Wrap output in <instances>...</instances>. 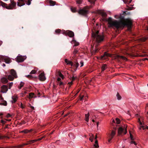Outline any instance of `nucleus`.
I'll return each instance as SVG.
<instances>
[{"instance_id":"obj_1","label":"nucleus","mask_w":148,"mask_h":148,"mask_svg":"<svg viewBox=\"0 0 148 148\" xmlns=\"http://www.w3.org/2000/svg\"><path fill=\"white\" fill-rule=\"evenodd\" d=\"M123 18H121V20L119 21L116 20L113 21L112 18L109 17L107 21L111 27H114L117 29L123 28L125 26L131 27L132 25L131 21L128 19H126L125 21H123Z\"/></svg>"},{"instance_id":"obj_2","label":"nucleus","mask_w":148,"mask_h":148,"mask_svg":"<svg viewBox=\"0 0 148 148\" xmlns=\"http://www.w3.org/2000/svg\"><path fill=\"white\" fill-rule=\"evenodd\" d=\"M99 31L95 30L92 32V40L95 42L99 43L103 41L104 39L103 36L99 34Z\"/></svg>"},{"instance_id":"obj_3","label":"nucleus","mask_w":148,"mask_h":148,"mask_svg":"<svg viewBox=\"0 0 148 148\" xmlns=\"http://www.w3.org/2000/svg\"><path fill=\"white\" fill-rule=\"evenodd\" d=\"M45 137V136H43L42 137L40 138H39L38 139L33 140H29L28 141H27V142L26 143H23V144L21 145H20L18 147H3L0 146V148H20L21 147H23L25 145H28L29 144H31L32 143H34L35 142H36L37 141H39L41 140H42L43 138H44Z\"/></svg>"},{"instance_id":"obj_4","label":"nucleus","mask_w":148,"mask_h":148,"mask_svg":"<svg viewBox=\"0 0 148 148\" xmlns=\"http://www.w3.org/2000/svg\"><path fill=\"white\" fill-rule=\"evenodd\" d=\"M92 5L90 6H86L84 7L82 9H80L78 11V13L82 15L86 16L88 13L89 10L92 7Z\"/></svg>"},{"instance_id":"obj_5","label":"nucleus","mask_w":148,"mask_h":148,"mask_svg":"<svg viewBox=\"0 0 148 148\" xmlns=\"http://www.w3.org/2000/svg\"><path fill=\"white\" fill-rule=\"evenodd\" d=\"M10 74L11 75H8V79L10 81H13L14 78L17 77L16 72L13 69L11 70Z\"/></svg>"},{"instance_id":"obj_6","label":"nucleus","mask_w":148,"mask_h":148,"mask_svg":"<svg viewBox=\"0 0 148 148\" xmlns=\"http://www.w3.org/2000/svg\"><path fill=\"white\" fill-rule=\"evenodd\" d=\"M17 5L21 6L25 5V3L28 5H29L31 4L32 0H18Z\"/></svg>"},{"instance_id":"obj_7","label":"nucleus","mask_w":148,"mask_h":148,"mask_svg":"<svg viewBox=\"0 0 148 148\" xmlns=\"http://www.w3.org/2000/svg\"><path fill=\"white\" fill-rule=\"evenodd\" d=\"M10 3L8 5L6 4L5 8L9 10L13 9L16 5V3L14 1V0H10Z\"/></svg>"},{"instance_id":"obj_8","label":"nucleus","mask_w":148,"mask_h":148,"mask_svg":"<svg viewBox=\"0 0 148 148\" xmlns=\"http://www.w3.org/2000/svg\"><path fill=\"white\" fill-rule=\"evenodd\" d=\"M65 62L67 63V64L70 65L71 66H73L75 67V70H77V68L79 66V63L78 62H76L75 63V64H73L72 62L66 59H65Z\"/></svg>"},{"instance_id":"obj_9","label":"nucleus","mask_w":148,"mask_h":148,"mask_svg":"<svg viewBox=\"0 0 148 148\" xmlns=\"http://www.w3.org/2000/svg\"><path fill=\"white\" fill-rule=\"evenodd\" d=\"M62 34L66 36L68 35L70 37H73L74 35V32L71 31L69 30H64Z\"/></svg>"},{"instance_id":"obj_10","label":"nucleus","mask_w":148,"mask_h":148,"mask_svg":"<svg viewBox=\"0 0 148 148\" xmlns=\"http://www.w3.org/2000/svg\"><path fill=\"white\" fill-rule=\"evenodd\" d=\"M124 128H123L121 127H120L118 129V134L119 135H121L123 133L124 134H126L127 132V131L126 128L125 130Z\"/></svg>"},{"instance_id":"obj_11","label":"nucleus","mask_w":148,"mask_h":148,"mask_svg":"<svg viewBox=\"0 0 148 148\" xmlns=\"http://www.w3.org/2000/svg\"><path fill=\"white\" fill-rule=\"evenodd\" d=\"M113 58L114 59L119 61L121 59L123 60H125V59H126V58L125 57L116 55L114 56Z\"/></svg>"},{"instance_id":"obj_12","label":"nucleus","mask_w":148,"mask_h":148,"mask_svg":"<svg viewBox=\"0 0 148 148\" xmlns=\"http://www.w3.org/2000/svg\"><path fill=\"white\" fill-rule=\"evenodd\" d=\"M108 57H112V55L107 52H105L103 55L101 56V58L102 59L105 60L107 59Z\"/></svg>"},{"instance_id":"obj_13","label":"nucleus","mask_w":148,"mask_h":148,"mask_svg":"<svg viewBox=\"0 0 148 148\" xmlns=\"http://www.w3.org/2000/svg\"><path fill=\"white\" fill-rule=\"evenodd\" d=\"M26 58H24V56H18L16 57V61L18 62H22Z\"/></svg>"},{"instance_id":"obj_14","label":"nucleus","mask_w":148,"mask_h":148,"mask_svg":"<svg viewBox=\"0 0 148 148\" xmlns=\"http://www.w3.org/2000/svg\"><path fill=\"white\" fill-rule=\"evenodd\" d=\"M91 49L92 50V53L94 54L98 52L100 49L98 47V46L97 45H95L94 49V48L93 46H92L91 48Z\"/></svg>"},{"instance_id":"obj_15","label":"nucleus","mask_w":148,"mask_h":148,"mask_svg":"<svg viewBox=\"0 0 148 148\" xmlns=\"http://www.w3.org/2000/svg\"><path fill=\"white\" fill-rule=\"evenodd\" d=\"M40 80L42 81H44L46 79L44 73H42L39 75Z\"/></svg>"},{"instance_id":"obj_16","label":"nucleus","mask_w":148,"mask_h":148,"mask_svg":"<svg viewBox=\"0 0 148 148\" xmlns=\"http://www.w3.org/2000/svg\"><path fill=\"white\" fill-rule=\"evenodd\" d=\"M1 92L3 93L6 92L8 90V87L3 85L1 87Z\"/></svg>"},{"instance_id":"obj_17","label":"nucleus","mask_w":148,"mask_h":148,"mask_svg":"<svg viewBox=\"0 0 148 148\" xmlns=\"http://www.w3.org/2000/svg\"><path fill=\"white\" fill-rule=\"evenodd\" d=\"M97 13L101 14L103 17H106L107 16V14L106 12H102L101 11H98Z\"/></svg>"},{"instance_id":"obj_18","label":"nucleus","mask_w":148,"mask_h":148,"mask_svg":"<svg viewBox=\"0 0 148 148\" xmlns=\"http://www.w3.org/2000/svg\"><path fill=\"white\" fill-rule=\"evenodd\" d=\"M70 76V77L69 78H70L72 80V81L70 82H69L68 83L69 84V88L73 84L72 81L74 80L75 79V78L73 76V77H71V76Z\"/></svg>"},{"instance_id":"obj_19","label":"nucleus","mask_w":148,"mask_h":148,"mask_svg":"<svg viewBox=\"0 0 148 148\" xmlns=\"http://www.w3.org/2000/svg\"><path fill=\"white\" fill-rule=\"evenodd\" d=\"M5 60V62L6 63H9L11 62V59L9 58L6 57L5 58H4L3 57V59Z\"/></svg>"},{"instance_id":"obj_20","label":"nucleus","mask_w":148,"mask_h":148,"mask_svg":"<svg viewBox=\"0 0 148 148\" xmlns=\"http://www.w3.org/2000/svg\"><path fill=\"white\" fill-rule=\"evenodd\" d=\"M49 3V5L50 6H54L56 3V2L55 1H53L51 0H48Z\"/></svg>"},{"instance_id":"obj_21","label":"nucleus","mask_w":148,"mask_h":148,"mask_svg":"<svg viewBox=\"0 0 148 148\" xmlns=\"http://www.w3.org/2000/svg\"><path fill=\"white\" fill-rule=\"evenodd\" d=\"M1 82L4 84H6L8 82L7 79L5 77H3L1 79Z\"/></svg>"},{"instance_id":"obj_22","label":"nucleus","mask_w":148,"mask_h":148,"mask_svg":"<svg viewBox=\"0 0 148 148\" xmlns=\"http://www.w3.org/2000/svg\"><path fill=\"white\" fill-rule=\"evenodd\" d=\"M17 97L15 96H14L12 97V103H14L16 102L17 99Z\"/></svg>"},{"instance_id":"obj_23","label":"nucleus","mask_w":148,"mask_h":148,"mask_svg":"<svg viewBox=\"0 0 148 148\" xmlns=\"http://www.w3.org/2000/svg\"><path fill=\"white\" fill-rule=\"evenodd\" d=\"M1 102H0V105H3L5 106H6L7 105V103L6 101L4 100H1Z\"/></svg>"},{"instance_id":"obj_24","label":"nucleus","mask_w":148,"mask_h":148,"mask_svg":"<svg viewBox=\"0 0 148 148\" xmlns=\"http://www.w3.org/2000/svg\"><path fill=\"white\" fill-rule=\"evenodd\" d=\"M107 68V65L106 64H103L101 67L102 71H104Z\"/></svg>"},{"instance_id":"obj_25","label":"nucleus","mask_w":148,"mask_h":148,"mask_svg":"<svg viewBox=\"0 0 148 148\" xmlns=\"http://www.w3.org/2000/svg\"><path fill=\"white\" fill-rule=\"evenodd\" d=\"M6 3H4L1 1H0V6L1 5L3 8H5Z\"/></svg>"},{"instance_id":"obj_26","label":"nucleus","mask_w":148,"mask_h":148,"mask_svg":"<svg viewBox=\"0 0 148 148\" xmlns=\"http://www.w3.org/2000/svg\"><path fill=\"white\" fill-rule=\"evenodd\" d=\"M89 116V113L85 114V121L87 122L88 121Z\"/></svg>"},{"instance_id":"obj_27","label":"nucleus","mask_w":148,"mask_h":148,"mask_svg":"<svg viewBox=\"0 0 148 148\" xmlns=\"http://www.w3.org/2000/svg\"><path fill=\"white\" fill-rule=\"evenodd\" d=\"M123 2L125 4H129L130 3L131 1L132 0H123Z\"/></svg>"},{"instance_id":"obj_28","label":"nucleus","mask_w":148,"mask_h":148,"mask_svg":"<svg viewBox=\"0 0 148 148\" xmlns=\"http://www.w3.org/2000/svg\"><path fill=\"white\" fill-rule=\"evenodd\" d=\"M95 140H96L95 142V144H94V146L96 148H97L99 147V145L97 140V139Z\"/></svg>"},{"instance_id":"obj_29","label":"nucleus","mask_w":148,"mask_h":148,"mask_svg":"<svg viewBox=\"0 0 148 148\" xmlns=\"http://www.w3.org/2000/svg\"><path fill=\"white\" fill-rule=\"evenodd\" d=\"M115 134V132L114 130L112 131L111 134H110V136H112V137H113L114 136Z\"/></svg>"},{"instance_id":"obj_30","label":"nucleus","mask_w":148,"mask_h":148,"mask_svg":"<svg viewBox=\"0 0 148 148\" xmlns=\"http://www.w3.org/2000/svg\"><path fill=\"white\" fill-rule=\"evenodd\" d=\"M24 84V83L22 82H20V86L18 87V88L19 89H21V88L23 86V85Z\"/></svg>"},{"instance_id":"obj_31","label":"nucleus","mask_w":148,"mask_h":148,"mask_svg":"<svg viewBox=\"0 0 148 148\" xmlns=\"http://www.w3.org/2000/svg\"><path fill=\"white\" fill-rule=\"evenodd\" d=\"M116 96L117 97V99L118 100H121V96L119 95V93L117 92V94L116 95Z\"/></svg>"},{"instance_id":"obj_32","label":"nucleus","mask_w":148,"mask_h":148,"mask_svg":"<svg viewBox=\"0 0 148 148\" xmlns=\"http://www.w3.org/2000/svg\"><path fill=\"white\" fill-rule=\"evenodd\" d=\"M29 132H30L29 131V130H27L26 129V130H23L21 131V133H24L26 134V133H28Z\"/></svg>"},{"instance_id":"obj_33","label":"nucleus","mask_w":148,"mask_h":148,"mask_svg":"<svg viewBox=\"0 0 148 148\" xmlns=\"http://www.w3.org/2000/svg\"><path fill=\"white\" fill-rule=\"evenodd\" d=\"M88 1L91 4H93L94 5L95 4L96 0H88Z\"/></svg>"},{"instance_id":"obj_34","label":"nucleus","mask_w":148,"mask_h":148,"mask_svg":"<svg viewBox=\"0 0 148 148\" xmlns=\"http://www.w3.org/2000/svg\"><path fill=\"white\" fill-rule=\"evenodd\" d=\"M35 96V95L34 93H30L29 94V98H32L34 97Z\"/></svg>"},{"instance_id":"obj_35","label":"nucleus","mask_w":148,"mask_h":148,"mask_svg":"<svg viewBox=\"0 0 148 148\" xmlns=\"http://www.w3.org/2000/svg\"><path fill=\"white\" fill-rule=\"evenodd\" d=\"M4 138H9V137L8 136H2L1 135H0V139H3Z\"/></svg>"},{"instance_id":"obj_36","label":"nucleus","mask_w":148,"mask_h":148,"mask_svg":"<svg viewBox=\"0 0 148 148\" xmlns=\"http://www.w3.org/2000/svg\"><path fill=\"white\" fill-rule=\"evenodd\" d=\"M115 121H116V123L117 124H119L120 122V120L118 118H116L115 119Z\"/></svg>"},{"instance_id":"obj_37","label":"nucleus","mask_w":148,"mask_h":148,"mask_svg":"<svg viewBox=\"0 0 148 148\" xmlns=\"http://www.w3.org/2000/svg\"><path fill=\"white\" fill-rule=\"evenodd\" d=\"M83 0H77L76 3L79 4H81L83 2Z\"/></svg>"},{"instance_id":"obj_38","label":"nucleus","mask_w":148,"mask_h":148,"mask_svg":"<svg viewBox=\"0 0 148 148\" xmlns=\"http://www.w3.org/2000/svg\"><path fill=\"white\" fill-rule=\"evenodd\" d=\"M78 49H75L74 51L73 52V54L75 55L76 53H77L78 52Z\"/></svg>"},{"instance_id":"obj_39","label":"nucleus","mask_w":148,"mask_h":148,"mask_svg":"<svg viewBox=\"0 0 148 148\" xmlns=\"http://www.w3.org/2000/svg\"><path fill=\"white\" fill-rule=\"evenodd\" d=\"M140 127L142 128L143 130H144L145 129H148V126H143V125H141L140 126Z\"/></svg>"},{"instance_id":"obj_40","label":"nucleus","mask_w":148,"mask_h":148,"mask_svg":"<svg viewBox=\"0 0 148 148\" xmlns=\"http://www.w3.org/2000/svg\"><path fill=\"white\" fill-rule=\"evenodd\" d=\"M140 39L141 41L144 42L147 40V38H146L143 37L140 38Z\"/></svg>"},{"instance_id":"obj_41","label":"nucleus","mask_w":148,"mask_h":148,"mask_svg":"<svg viewBox=\"0 0 148 148\" xmlns=\"http://www.w3.org/2000/svg\"><path fill=\"white\" fill-rule=\"evenodd\" d=\"M59 75L61 77L62 79H63L64 78V76L61 73L59 72Z\"/></svg>"},{"instance_id":"obj_42","label":"nucleus","mask_w":148,"mask_h":148,"mask_svg":"<svg viewBox=\"0 0 148 148\" xmlns=\"http://www.w3.org/2000/svg\"><path fill=\"white\" fill-rule=\"evenodd\" d=\"M113 138V137H112V136H110V135L109 136V138H108V142L109 143H110V141L112 139V138Z\"/></svg>"},{"instance_id":"obj_43","label":"nucleus","mask_w":148,"mask_h":148,"mask_svg":"<svg viewBox=\"0 0 148 148\" xmlns=\"http://www.w3.org/2000/svg\"><path fill=\"white\" fill-rule=\"evenodd\" d=\"M71 11L73 12H76V9L75 8H71Z\"/></svg>"},{"instance_id":"obj_44","label":"nucleus","mask_w":148,"mask_h":148,"mask_svg":"<svg viewBox=\"0 0 148 148\" xmlns=\"http://www.w3.org/2000/svg\"><path fill=\"white\" fill-rule=\"evenodd\" d=\"M61 31V30L60 29H57L55 30V32L57 34H59L60 33Z\"/></svg>"},{"instance_id":"obj_45","label":"nucleus","mask_w":148,"mask_h":148,"mask_svg":"<svg viewBox=\"0 0 148 148\" xmlns=\"http://www.w3.org/2000/svg\"><path fill=\"white\" fill-rule=\"evenodd\" d=\"M36 71L35 70H33L30 73V74H35L36 73Z\"/></svg>"},{"instance_id":"obj_46","label":"nucleus","mask_w":148,"mask_h":148,"mask_svg":"<svg viewBox=\"0 0 148 148\" xmlns=\"http://www.w3.org/2000/svg\"><path fill=\"white\" fill-rule=\"evenodd\" d=\"M58 82L60 86H61L62 85H65V84L64 83L62 82H61V81H60V82Z\"/></svg>"},{"instance_id":"obj_47","label":"nucleus","mask_w":148,"mask_h":148,"mask_svg":"<svg viewBox=\"0 0 148 148\" xmlns=\"http://www.w3.org/2000/svg\"><path fill=\"white\" fill-rule=\"evenodd\" d=\"M13 82H11L9 84V88L10 89L11 87L12 86V85H13Z\"/></svg>"},{"instance_id":"obj_48","label":"nucleus","mask_w":148,"mask_h":148,"mask_svg":"<svg viewBox=\"0 0 148 148\" xmlns=\"http://www.w3.org/2000/svg\"><path fill=\"white\" fill-rule=\"evenodd\" d=\"M26 77L27 78L30 79L32 78L33 77L31 75H27Z\"/></svg>"},{"instance_id":"obj_49","label":"nucleus","mask_w":148,"mask_h":148,"mask_svg":"<svg viewBox=\"0 0 148 148\" xmlns=\"http://www.w3.org/2000/svg\"><path fill=\"white\" fill-rule=\"evenodd\" d=\"M79 44V43L78 42H77L76 41H75V45H74L73 47L74 46H76L78 45Z\"/></svg>"},{"instance_id":"obj_50","label":"nucleus","mask_w":148,"mask_h":148,"mask_svg":"<svg viewBox=\"0 0 148 148\" xmlns=\"http://www.w3.org/2000/svg\"><path fill=\"white\" fill-rule=\"evenodd\" d=\"M80 98V100L82 101L83 100V97H84V95H82V96H81V95H79Z\"/></svg>"},{"instance_id":"obj_51","label":"nucleus","mask_w":148,"mask_h":148,"mask_svg":"<svg viewBox=\"0 0 148 148\" xmlns=\"http://www.w3.org/2000/svg\"><path fill=\"white\" fill-rule=\"evenodd\" d=\"M130 136L131 139L132 140H134L133 139V136L130 133Z\"/></svg>"},{"instance_id":"obj_52","label":"nucleus","mask_w":148,"mask_h":148,"mask_svg":"<svg viewBox=\"0 0 148 148\" xmlns=\"http://www.w3.org/2000/svg\"><path fill=\"white\" fill-rule=\"evenodd\" d=\"M80 64H81L80 67H82L84 65V62L82 61H81L80 62Z\"/></svg>"},{"instance_id":"obj_53","label":"nucleus","mask_w":148,"mask_h":148,"mask_svg":"<svg viewBox=\"0 0 148 148\" xmlns=\"http://www.w3.org/2000/svg\"><path fill=\"white\" fill-rule=\"evenodd\" d=\"M20 107H21V108H22L23 109L24 108H25L24 106L23 105L22 103H21Z\"/></svg>"},{"instance_id":"obj_54","label":"nucleus","mask_w":148,"mask_h":148,"mask_svg":"<svg viewBox=\"0 0 148 148\" xmlns=\"http://www.w3.org/2000/svg\"><path fill=\"white\" fill-rule=\"evenodd\" d=\"M131 144H134L135 145H137V143L135 141H132L131 142Z\"/></svg>"},{"instance_id":"obj_55","label":"nucleus","mask_w":148,"mask_h":148,"mask_svg":"<svg viewBox=\"0 0 148 148\" xmlns=\"http://www.w3.org/2000/svg\"><path fill=\"white\" fill-rule=\"evenodd\" d=\"M0 100L1 101L3 100V98L2 97L1 95L0 94Z\"/></svg>"},{"instance_id":"obj_56","label":"nucleus","mask_w":148,"mask_h":148,"mask_svg":"<svg viewBox=\"0 0 148 148\" xmlns=\"http://www.w3.org/2000/svg\"><path fill=\"white\" fill-rule=\"evenodd\" d=\"M1 122L2 124H4L6 123V121L3 120H1Z\"/></svg>"},{"instance_id":"obj_57","label":"nucleus","mask_w":148,"mask_h":148,"mask_svg":"<svg viewBox=\"0 0 148 148\" xmlns=\"http://www.w3.org/2000/svg\"><path fill=\"white\" fill-rule=\"evenodd\" d=\"M11 116V115L9 114H8L6 116V117H7V118H8L9 117H10Z\"/></svg>"},{"instance_id":"obj_58","label":"nucleus","mask_w":148,"mask_h":148,"mask_svg":"<svg viewBox=\"0 0 148 148\" xmlns=\"http://www.w3.org/2000/svg\"><path fill=\"white\" fill-rule=\"evenodd\" d=\"M61 80V79L60 77H58L57 79V80L58 82H60V81Z\"/></svg>"},{"instance_id":"obj_59","label":"nucleus","mask_w":148,"mask_h":148,"mask_svg":"<svg viewBox=\"0 0 148 148\" xmlns=\"http://www.w3.org/2000/svg\"><path fill=\"white\" fill-rule=\"evenodd\" d=\"M30 108L32 109V110H34V107L33 106H30Z\"/></svg>"},{"instance_id":"obj_60","label":"nucleus","mask_w":148,"mask_h":148,"mask_svg":"<svg viewBox=\"0 0 148 148\" xmlns=\"http://www.w3.org/2000/svg\"><path fill=\"white\" fill-rule=\"evenodd\" d=\"M89 140H90L92 142V138H89Z\"/></svg>"},{"instance_id":"obj_61","label":"nucleus","mask_w":148,"mask_h":148,"mask_svg":"<svg viewBox=\"0 0 148 148\" xmlns=\"http://www.w3.org/2000/svg\"><path fill=\"white\" fill-rule=\"evenodd\" d=\"M97 127H98L99 122H97Z\"/></svg>"},{"instance_id":"obj_62","label":"nucleus","mask_w":148,"mask_h":148,"mask_svg":"<svg viewBox=\"0 0 148 148\" xmlns=\"http://www.w3.org/2000/svg\"><path fill=\"white\" fill-rule=\"evenodd\" d=\"M97 134H96V136H95V139H97Z\"/></svg>"},{"instance_id":"obj_63","label":"nucleus","mask_w":148,"mask_h":148,"mask_svg":"<svg viewBox=\"0 0 148 148\" xmlns=\"http://www.w3.org/2000/svg\"><path fill=\"white\" fill-rule=\"evenodd\" d=\"M87 96H86L85 97V100H86L87 99Z\"/></svg>"},{"instance_id":"obj_64","label":"nucleus","mask_w":148,"mask_h":148,"mask_svg":"<svg viewBox=\"0 0 148 148\" xmlns=\"http://www.w3.org/2000/svg\"><path fill=\"white\" fill-rule=\"evenodd\" d=\"M3 66H5V64H3Z\"/></svg>"}]
</instances>
